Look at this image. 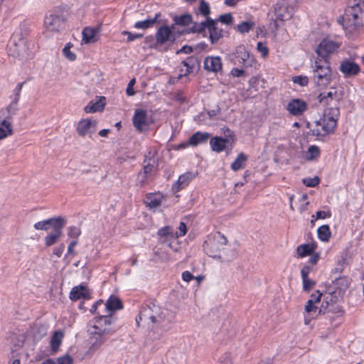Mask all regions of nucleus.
<instances>
[{"mask_svg": "<svg viewBox=\"0 0 364 364\" xmlns=\"http://www.w3.org/2000/svg\"><path fill=\"white\" fill-rule=\"evenodd\" d=\"M293 81L301 86H306L309 83V77L306 76H296L294 77Z\"/></svg>", "mask_w": 364, "mask_h": 364, "instance_id": "3c124183", "label": "nucleus"}, {"mask_svg": "<svg viewBox=\"0 0 364 364\" xmlns=\"http://www.w3.org/2000/svg\"><path fill=\"white\" fill-rule=\"evenodd\" d=\"M161 16L160 13H156L154 18H148L144 21H137L134 23V27L136 29H147L153 27L155 23L159 21V18Z\"/></svg>", "mask_w": 364, "mask_h": 364, "instance_id": "2f4dec72", "label": "nucleus"}, {"mask_svg": "<svg viewBox=\"0 0 364 364\" xmlns=\"http://www.w3.org/2000/svg\"><path fill=\"white\" fill-rule=\"evenodd\" d=\"M317 98L323 106L338 107L341 96L338 93L336 88L331 87L328 92L320 93Z\"/></svg>", "mask_w": 364, "mask_h": 364, "instance_id": "f8f14e48", "label": "nucleus"}, {"mask_svg": "<svg viewBox=\"0 0 364 364\" xmlns=\"http://www.w3.org/2000/svg\"><path fill=\"white\" fill-rule=\"evenodd\" d=\"M73 359L69 355H65L57 359V364H73Z\"/></svg>", "mask_w": 364, "mask_h": 364, "instance_id": "603ef678", "label": "nucleus"}, {"mask_svg": "<svg viewBox=\"0 0 364 364\" xmlns=\"http://www.w3.org/2000/svg\"><path fill=\"white\" fill-rule=\"evenodd\" d=\"M318 237L320 240L327 242L331 237V230L328 225H323L319 227L317 230Z\"/></svg>", "mask_w": 364, "mask_h": 364, "instance_id": "4c0bfd02", "label": "nucleus"}, {"mask_svg": "<svg viewBox=\"0 0 364 364\" xmlns=\"http://www.w3.org/2000/svg\"><path fill=\"white\" fill-rule=\"evenodd\" d=\"M70 44L68 43L63 49V53L70 60H74L76 58L75 54L70 50Z\"/></svg>", "mask_w": 364, "mask_h": 364, "instance_id": "de8ad7c7", "label": "nucleus"}, {"mask_svg": "<svg viewBox=\"0 0 364 364\" xmlns=\"http://www.w3.org/2000/svg\"><path fill=\"white\" fill-rule=\"evenodd\" d=\"M298 255L301 257H304L305 256L309 255L314 251V248L312 246L306 244V245H301L297 247L296 249Z\"/></svg>", "mask_w": 364, "mask_h": 364, "instance_id": "a19ab883", "label": "nucleus"}, {"mask_svg": "<svg viewBox=\"0 0 364 364\" xmlns=\"http://www.w3.org/2000/svg\"><path fill=\"white\" fill-rule=\"evenodd\" d=\"M326 313H332L337 317H341L343 311L339 305L336 304L331 294H328L325 297L321 309L318 310V314H325Z\"/></svg>", "mask_w": 364, "mask_h": 364, "instance_id": "ddd939ff", "label": "nucleus"}, {"mask_svg": "<svg viewBox=\"0 0 364 364\" xmlns=\"http://www.w3.org/2000/svg\"><path fill=\"white\" fill-rule=\"evenodd\" d=\"M303 289L304 291H309L314 285L315 282L309 278L302 279Z\"/></svg>", "mask_w": 364, "mask_h": 364, "instance_id": "4d7b16f0", "label": "nucleus"}, {"mask_svg": "<svg viewBox=\"0 0 364 364\" xmlns=\"http://www.w3.org/2000/svg\"><path fill=\"white\" fill-rule=\"evenodd\" d=\"M156 151L154 149L148 151L144 156V166L141 171L137 175L136 185L143 186L148 183L149 178L155 172L158 166V159L156 156Z\"/></svg>", "mask_w": 364, "mask_h": 364, "instance_id": "39448f33", "label": "nucleus"}, {"mask_svg": "<svg viewBox=\"0 0 364 364\" xmlns=\"http://www.w3.org/2000/svg\"><path fill=\"white\" fill-rule=\"evenodd\" d=\"M311 79L318 88H324L331 80V69L327 60L316 59L311 65Z\"/></svg>", "mask_w": 364, "mask_h": 364, "instance_id": "20e7f679", "label": "nucleus"}, {"mask_svg": "<svg viewBox=\"0 0 364 364\" xmlns=\"http://www.w3.org/2000/svg\"><path fill=\"white\" fill-rule=\"evenodd\" d=\"M67 223L66 218L61 220L58 224L54 225L53 230L48 234L45 238V245L46 247H50L56 244L63 235V229Z\"/></svg>", "mask_w": 364, "mask_h": 364, "instance_id": "dca6fc26", "label": "nucleus"}, {"mask_svg": "<svg viewBox=\"0 0 364 364\" xmlns=\"http://www.w3.org/2000/svg\"><path fill=\"white\" fill-rule=\"evenodd\" d=\"M99 33V28L86 27L82 31V41L85 43H93L97 41V34Z\"/></svg>", "mask_w": 364, "mask_h": 364, "instance_id": "bb28decb", "label": "nucleus"}, {"mask_svg": "<svg viewBox=\"0 0 364 364\" xmlns=\"http://www.w3.org/2000/svg\"><path fill=\"white\" fill-rule=\"evenodd\" d=\"M338 107H329L323 117L314 122L311 132L314 136H323L331 133L336 126L339 116Z\"/></svg>", "mask_w": 364, "mask_h": 364, "instance_id": "7ed1b4c3", "label": "nucleus"}, {"mask_svg": "<svg viewBox=\"0 0 364 364\" xmlns=\"http://www.w3.org/2000/svg\"><path fill=\"white\" fill-rule=\"evenodd\" d=\"M18 102L14 100H11V103L7 107V111L9 114H14L18 109Z\"/></svg>", "mask_w": 364, "mask_h": 364, "instance_id": "680f3d73", "label": "nucleus"}, {"mask_svg": "<svg viewBox=\"0 0 364 364\" xmlns=\"http://www.w3.org/2000/svg\"><path fill=\"white\" fill-rule=\"evenodd\" d=\"M158 235L160 237H166V236H171L173 237L175 236V233L173 232V230L171 227L170 226H165L158 231Z\"/></svg>", "mask_w": 364, "mask_h": 364, "instance_id": "c03bdc74", "label": "nucleus"}, {"mask_svg": "<svg viewBox=\"0 0 364 364\" xmlns=\"http://www.w3.org/2000/svg\"><path fill=\"white\" fill-rule=\"evenodd\" d=\"M210 13V9L208 3H207L205 0L200 1V5L198 7V11L196 12V14H200L205 17V20L209 17V14Z\"/></svg>", "mask_w": 364, "mask_h": 364, "instance_id": "ea45409f", "label": "nucleus"}, {"mask_svg": "<svg viewBox=\"0 0 364 364\" xmlns=\"http://www.w3.org/2000/svg\"><path fill=\"white\" fill-rule=\"evenodd\" d=\"M172 28H173V25H172L171 28L166 26L159 27L155 36L157 43L161 45L168 41H173L175 38L171 30Z\"/></svg>", "mask_w": 364, "mask_h": 364, "instance_id": "aec40b11", "label": "nucleus"}, {"mask_svg": "<svg viewBox=\"0 0 364 364\" xmlns=\"http://www.w3.org/2000/svg\"><path fill=\"white\" fill-rule=\"evenodd\" d=\"M231 74L234 77H240L245 75V71L242 69L235 68L232 69Z\"/></svg>", "mask_w": 364, "mask_h": 364, "instance_id": "0e129e2a", "label": "nucleus"}, {"mask_svg": "<svg viewBox=\"0 0 364 364\" xmlns=\"http://www.w3.org/2000/svg\"><path fill=\"white\" fill-rule=\"evenodd\" d=\"M193 275L188 271H185L182 273V279L185 282H190L193 279Z\"/></svg>", "mask_w": 364, "mask_h": 364, "instance_id": "774afa93", "label": "nucleus"}, {"mask_svg": "<svg viewBox=\"0 0 364 364\" xmlns=\"http://www.w3.org/2000/svg\"><path fill=\"white\" fill-rule=\"evenodd\" d=\"M90 297V291L85 286L80 285L72 289L70 293V299L76 301L80 299H87Z\"/></svg>", "mask_w": 364, "mask_h": 364, "instance_id": "a878e982", "label": "nucleus"}, {"mask_svg": "<svg viewBox=\"0 0 364 364\" xmlns=\"http://www.w3.org/2000/svg\"><path fill=\"white\" fill-rule=\"evenodd\" d=\"M8 53L9 55L26 60L28 56V46L21 32H14L9 41Z\"/></svg>", "mask_w": 364, "mask_h": 364, "instance_id": "0eeeda50", "label": "nucleus"}, {"mask_svg": "<svg viewBox=\"0 0 364 364\" xmlns=\"http://www.w3.org/2000/svg\"><path fill=\"white\" fill-rule=\"evenodd\" d=\"M23 82H19L13 90L12 100L18 102Z\"/></svg>", "mask_w": 364, "mask_h": 364, "instance_id": "09e8293b", "label": "nucleus"}, {"mask_svg": "<svg viewBox=\"0 0 364 364\" xmlns=\"http://www.w3.org/2000/svg\"><path fill=\"white\" fill-rule=\"evenodd\" d=\"M113 322L114 318L111 315L100 316L94 318L88 329L92 349H98L107 341L108 336L115 332L112 327Z\"/></svg>", "mask_w": 364, "mask_h": 364, "instance_id": "f03ea898", "label": "nucleus"}, {"mask_svg": "<svg viewBox=\"0 0 364 364\" xmlns=\"http://www.w3.org/2000/svg\"><path fill=\"white\" fill-rule=\"evenodd\" d=\"M133 124L135 128L139 132L147 129L150 125V122L146 111L141 109H136L133 116Z\"/></svg>", "mask_w": 364, "mask_h": 364, "instance_id": "6ab92c4d", "label": "nucleus"}, {"mask_svg": "<svg viewBox=\"0 0 364 364\" xmlns=\"http://www.w3.org/2000/svg\"><path fill=\"white\" fill-rule=\"evenodd\" d=\"M308 108L307 103L300 99H292L286 105V109L293 116L299 117L302 115Z\"/></svg>", "mask_w": 364, "mask_h": 364, "instance_id": "a211bd4d", "label": "nucleus"}, {"mask_svg": "<svg viewBox=\"0 0 364 364\" xmlns=\"http://www.w3.org/2000/svg\"><path fill=\"white\" fill-rule=\"evenodd\" d=\"M227 238L220 232H216L203 242L205 252L210 257L220 259V251L227 244Z\"/></svg>", "mask_w": 364, "mask_h": 364, "instance_id": "6e6552de", "label": "nucleus"}, {"mask_svg": "<svg viewBox=\"0 0 364 364\" xmlns=\"http://www.w3.org/2000/svg\"><path fill=\"white\" fill-rule=\"evenodd\" d=\"M219 21L223 23L230 24L232 21V16L231 14H225L220 16Z\"/></svg>", "mask_w": 364, "mask_h": 364, "instance_id": "bf43d9fd", "label": "nucleus"}, {"mask_svg": "<svg viewBox=\"0 0 364 364\" xmlns=\"http://www.w3.org/2000/svg\"><path fill=\"white\" fill-rule=\"evenodd\" d=\"M65 249V246L63 244H61L58 247L53 249V254L55 255L57 257H60Z\"/></svg>", "mask_w": 364, "mask_h": 364, "instance_id": "338daca9", "label": "nucleus"}, {"mask_svg": "<svg viewBox=\"0 0 364 364\" xmlns=\"http://www.w3.org/2000/svg\"><path fill=\"white\" fill-rule=\"evenodd\" d=\"M105 306L106 309L110 314L112 312L122 309L123 308V305L121 300L115 296H110L109 298L107 299Z\"/></svg>", "mask_w": 364, "mask_h": 364, "instance_id": "473e14b6", "label": "nucleus"}, {"mask_svg": "<svg viewBox=\"0 0 364 364\" xmlns=\"http://www.w3.org/2000/svg\"><path fill=\"white\" fill-rule=\"evenodd\" d=\"M255 23L252 21H243L237 26V30L241 33L249 32L253 29Z\"/></svg>", "mask_w": 364, "mask_h": 364, "instance_id": "79ce46f5", "label": "nucleus"}, {"mask_svg": "<svg viewBox=\"0 0 364 364\" xmlns=\"http://www.w3.org/2000/svg\"><path fill=\"white\" fill-rule=\"evenodd\" d=\"M331 216V213L330 210H328V211L318 210L316 213V220L325 219L326 218H330Z\"/></svg>", "mask_w": 364, "mask_h": 364, "instance_id": "052dcab7", "label": "nucleus"}, {"mask_svg": "<svg viewBox=\"0 0 364 364\" xmlns=\"http://www.w3.org/2000/svg\"><path fill=\"white\" fill-rule=\"evenodd\" d=\"M65 218L58 216L55 218H51L45 220L37 222L34 224L33 227L38 230H48L50 228H53L54 225L58 224L61 220Z\"/></svg>", "mask_w": 364, "mask_h": 364, "instance_id": "5701e85b", "label": "nucleus"}, {"mask_svg": "<svg viewBox=\"0 0 364 364\" xmlns=\"http://www.w3.org/2000/svg\"><path fill=\"white\" fill-rule=\"evenodd\" d=\"M340 70L346 76H352L357 75L360 72V67L354 62L345 60L341 63L340 65Z\"/></svg>", "mask_w": 364, "mask_h": 364, "instance_id": "4be33fe9", "label": "nucleus"}, {"mask_svg": "<svg viewBox=\"0 0 364 364\" xmlns=\"http://www.w3.org/2000/svg\"><path fill=\"white\" fill-rule=\"evenodd\" d=\"M233 55L237 60V63L245 67L252 66L255 61L254 57L250 55L244 45L237 46L233 52Z\"/></svg>", "mask_w": 364, "mask_h": 364, "instance_id": "f3484780", "label": "nucleus"}, {"mask_svg": "<svg viewBox=\"0 0 364 364\" xmlns=\"http://www.w3.org/2000/svg\"><path fill=\"white\" fill-rule=\"evenodd\" d=\"M105 98L101 97L97 101H90L88 105L85 107L84 110L86 113H94L102 111L105 105Z\"/></svg>", "mask_w": 364, "mask_h": 364, "instance_id": "c85d7f7f", "label": "nucleus"}, {"mask_svg": "<svg viewBox=\"0 0 364 364\" xmlns=\"http://www.w3.org/2000/svg\"><path fill=\"white\" fill-rule=\"evenodd\" d=\"M135 82H136L135 79H134V78H133V79H132V80L129 81V84H128V86H127V90H126V92H127V94L129 96H132V95H134V93H135V92H134V89H133V86H134V85L135 84Z\"/></svg>", "mask_w": 364, "mask_h": 364, "instance_id": "e2e57ef3", "label": "nucleus"}, {"mask_svg": "<svg viewBox=\"0 0 364 364\" xmlns=\"http://www.w3.org/2000/svg\"><path fill=\"white\" fill-rule=\"evenodd\" d=\"M307 153H308V159L313 160L319 156L320 149L318 146L312 145L309 147Z\"/></svg>", "mask_w": 364, "mask_h": 364, "instance_id": "37998d69", "label": "nucleus"}, {"mask_svg": "<svg viewBox=\"0 0 364 364\" xmlns=\"http://www.w3.org/2000/svg\"><path fill=\"white\" fill-rule=\"evenodd\" d=\"M97 129V121L92 118L80 119L76 127V132L81 137L92 138Z\"/></svg>", "mask_w": 364, "mask_h": 364, "instance_id": "9b49d317", "label": "nucleus"}, {"mask_svg": "<svg viewBox=\"0 0 364 364\" xmlns=\"http://www.w3.org/2000/svg\"><path fill=\"white\" fill-rule=\"evenodd\" d=\"M179 232H174L176 237L184 236L187 232L186 225L183 222H181L178 226Z\"/></svg>", "mask_w": 364, "mask_h": 364, "instance_id": "6e6d98bb", "label": "nucleus"}, {"mask_svg": "<svg viewBox=\"0 0 364 364\" xmlns=\"http://www.w3.org/2000/svg\"><path fill=\"white\" fill-rule=\"evenodd\" d=\"M339 48V44L333 41L323 39L318 46L316 53L318 59L327 60L329 55L335 52Z\"/></svg>", "mask_w": 364, "mask_h": 364, "instance_id": "4468645a", "label": "nucleus"}, {"mask_svg": "<svg viewBox=\"0 0 364 364\" xmlns=\"http://www.w3.org/2000/svg\"><path fill=\"white\" fill-rule=\"evenodd\" d=\"M65 21L63 11L60 9L50 11L44 18L46 28L51 32H58Z\"/></svg>", "mask_w": 364, "mask_h": 364, "instance_id": "1a4fd4ad", "label": "nucleus"}, {"mask_svg": "<svg viewBox=\"0 0 364 364\" xmlns=\"http://www.w3.org/2000/svg\"><path fill=\"white\" fill-rule=\"evenodd\" d=\"M247 160V156L245 154H239L235 160L231 164L232 170L234 171H237L245 167Z\"/></svg>", "mask_w": 364, "mask_h": 364, "instance_id": "e433bc0d", "label": "nucleus"}, {"mask_svg": "<svg viewBox=\"0 0 364 364\" xmlns=\"http://www.w3.org/2000/svg\"><path fill=\"white\" fill-rule=\"evenodd\" d=\"M63 333L60 331H55L50 338V347L53 353H56L62 343Z\"/></svg>", "mask_w": 364, "mask_h": 364, "instance_id": "f704fd0d", "label": "nucleus"}, {"mask_svg": "<svg viewBox=\"0 0 364 364\" xmlns=\"http://www.w3.org/2000/svg\"><path fill=\"white\" fill-rule=\"evenodd\" d=\"M318 177L307 178L303 180L304 183L308 187H315L319 183Z\"/></svg>", "mask_w": 364, "mask_h": 364, "instance_id": "8fccbe9b", "label": "nucleus"}, {"mask_svg": "<svg viewBox=\"0 0 364 364\" xmlns=\"http://www.w3.org/2000/svg\"><path fill=\"white\" fill-rule=\"evenodd\" d=\"M208 29L209 32V39L212 44H215L223 37L222 28H218L217 22L210 18L200 23H193L191 31L198 33H203Z\"/></svg>", "mask_w": 364, "mask_h": 364, "instance_id": "423d86ee", "label": "nucleus"}, {"mask_svg": "<svg viewBox=\"0 0 364 364\" xmlns=\"http://www.w3.org/2000/svg\"><path fill=\"white\" fill-rule=\"evenodd\" d=\"M164 199V196L160 193H149L146 196L144 203L150 209H154L159 207Z\"/></svg>", "mask_w": 364, "mask_h": 364, "instance_id": "412c9836", "label": "nucleus"}, {"mask_svg": "<svg viewBox=\"0 0 364 364\" xmlns=\"http://www.w3.org/2000/svg\"><path fill=\"white\" fill-rule=\"evenodd\" d=\"M81 233L80 228L76 226H70L68 228V235L71 238H77Z\"/></svg>", "mask_w": 364, "mask_h": 364, "instance_id": "49530a36", "label": "nucleus"}, {"mask_svg": "<svg viewBox=\"0 0 364 364\" xmlns=\"http://www.w3.org/2000/svg\"><path fill=\"white\" fill-rule=\"evenodd\" d=\"M321 296L322 294L319 291H316L315 293L311 294L309 300H312L313 303L316 304L320 301Z\"/></svg>", "mask_w": 364, "mask_h": 364, "instance_id": "69168bd1", "label": "nucleus"}, {"mask_svg": "<svg viewBox=\"0 0 364 364\" xmlns=\"http://www.w3.org/2000/svg\"><path fill=\"white\" fill-rule=\"evenodd\" d=\"M204 68L211 72H218L222 68L221 58L218 56H209L204 60Z\"/></svg>", "mask_w": 364, "mask_h": 364, "instance_id": "b1692460", "label": "nucleus"}, {"mask_svg": "<svg viewBox=\"0 0 364 364\" xmlns=\"http://www.w3.org/2000/svg\"><path fill=\"white\" fill-rule=\"evenodd\" d=\"M194 178L195 174L191 172H187L181 175L176 183L173 184V189L175 191H179L186 187Z\"/></svg>", "mask_w": 364, "mask_h": 364, "instance_id": "393cba45", "label": "nucleus"}, {"mask_svg": "<svg viewBox=\"0 0 364 364\" xmlns=\"http://www.w3.org/2000/svg\"><path fill=\"white\" fill-rule=\"evenodd\" d=\"M174 24L178 26H187L192 22V16L190 14H183L179 16H175L173 18Z\"/></svg>", "mask_w": 364, "mask_h": 364, "instance_id": "58836bf2", "label": "nucleus"}, {"mask_svg": "<svg viewBox=\"0 0 364 364\" xmlns=\"http://www.w3.org/2000/svg\"><path fill=\"white\" fill-rule=\"evenodd\" d=\"M218 364H232L230 355L229 353H224L220 358Z\"/></svg>", "mask_w": 364, "mask_h": 364, "instance_id": "13d9d810", "label": "nucleus"}, {"mask_svg": "<svg viewBox=\"0 0 364 364\" xmlns=\"http://www.w3.org/2000/svg\"><path fill=\"white\" fill-rule=\"evenodd\" d=\"M168 314V311L165 309H162L161 308V312L159 314V316H157V318H156V321H154V324L156 325H161L163 323H164L166 321H168L166 318Z\"/></svg>", "mask_w": 364, "mask_h": 364, "instance_id": "a18cd8bd", "label": "nucleus"}, {"mask_svg": "<svg viewBox=\"0 0 364 364\" xmlns=\"http://www.w3.org/2000/svg\"><path fill=\"white\" fill-rule=\"evenodd\" d=\"M210 136V134L207 132H197L189 138L188 141L191 146H197L205 142L209 139Z\"/></svg>", "mask_w": 364, "mask_h": 364, "instance_id": "72a5a7b5", "label": "nucleus"}, {"mask_svg": "<svg viewBox=\"0 0 364 364\" xmlns=\"http://www.w3.org/2000/svg\"><path fill=\"white\" fill-rule=\"evenodd\" d=\"M161 312V307L155 304L146 305L141 308L139 311L138 317L136 318V323L139 324V321H144L149 323H154L157 316Z\"/></svg>", "mask_w": 364, "mask_h": 364, "instance_id": "9d476101", "label": "nucleus"}, {"mask_svg": "<svg viewBox=\"0 0 364 364\" xmlns=\"http://www.w3.org/2000/svg\"><path fill=\"white\" fill-rule=\"evenodd\" d=\"M196 63L197 59L193 56L188 57L185 60L182 61V67L181 68V74L180 76L187 75L192 73Z\"/></svg>", "mask_w": 364, "mask_h": 364, "instance_id": "7c9ffc66", "label": "nucleus"}, {"mask_svg": "<svg viewBox=\"0 0 364 364\" xmlns=\"http://www.w3.org/2000/svg\"><path fill=\"white\" fill-rule=\"evenodd\" d=\"M228 139L220 136H215L210 139V145L213 151L220 153L225 149Z\"/></svg>", "mask_w": 364, "mask_h": 364, "instance_id": "c756f323", "label": "nucleus"}, {"mask_svg": "<svg viewBox=\"0 0 364 364\" xmlns=\"http://www.w3.org/2000/svg\"><path fill=\"white\" fill-rule=\"evenodd\" d=\"M305 312L304 323L306 325H309L311 319L316 318L317 315V307L315 304L313 303L312 300L307 301L306 304L305 305Z\"/></svg>", "mask_w": 364, "mask_h": 364, "instance_id": "cd10ccee", "label": "nucleus"}, {"mask_svg": "<svg viewBox=\"0 0 364 364\" xmlns=\"http://www.w3.org/2000/svg\"><path fill=\"white\" fill-rule=\"evenodd\" d=\"M293 9L287 0H278L274 6V14L277 20L284 21L291 17Z\"/></svg>", "mask_w": 364, "mask_h": 364, "instance_id": "2eb2a0df", "label": "nucleus"}, {"mask_svg": "<svg viewBox=\"0 0 364 364\" xmlns=\"http://www.w3.org/2000/svg\"><path fill=\"white\" fill-rule=\"evenodd\" d=\"M257 50L262 53V56L265 58L267 56L269 50L267 47L262 42H258L257 44Z\"/></svg>", "mask_w": 364, "mask_h": 364, "instance_id": "5fc2aeb1", "label": "nucleus"}, {"mask_svg": "<svg viewBox=\"0 0 364 364\" xmlns=\"http://www.w3.org/2000/svg\"><path fill=\"white\" fill-rule=\"evenodd\" d=\"M12 133L13 129L11 123L7 119L0 121V139L11 136Z\"/></svg>", "mask_w": 364, "mask_h": 364, "instance_id": "c9c22d12", "label": "nucleus"}, {"mask_svg": "<svg viewBox=\"0 0 364 364\" xmlns=\"http://www.w3.org/2000/svg\"><path fill=\"white\" fill-rule=\"evenodd\" d=\"M338 22L348 35L358 32L364 25V0H349L348 7Z\"/></svg>", "mask_w": 364, "mask_h": 364, "instance_id": "f257e3e1", "label": "nucleus"}, {"mask_svg": "<svg viewBox=\"0 0 364 364\" xmlns=\"http://www.w3.org/2000/svg\"><path fill=\"white\" fill-rule=\"evenodd\" d=\"M122 34L124 35V36H128L127 41L129 42L133 41L137 38H141L143 37V35L141 33H131L129 31H124L122 33Z\"/></svg>", "mask_w": 364, "mask_h": 364, "instance_id": "864d4df0", "label": "nucleus"}]
</instances>
